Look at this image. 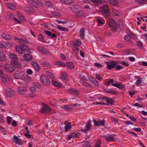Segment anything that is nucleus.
Returning a JSON list of instances; mask_svg holds the SVG:
<instances>
[{
  "mask_svg": "<svg viewBox=\"0 0 147 147\" xmlns=\"http://www.w3.org/2000/svg\"><path fill=\"white\" fill-rule=\"evenodd\" d=\"M71 10L74 12V17L76 18H81L83 15L81 7L78 5H73L71 8Z\"/></svg>",
  "mask_w": 147,
  "mask_h": 147,
  "instance_id": "nucleus-1",
  "label": "nucleus"
},
{
  "mask_svg": "<svg viewBox=\"0 0 147 147\" xmlns=\"http://www.w3.org/2000/svg\"><path fill=\"white\" fill-rule=\"evenodd\" d=\"M15 49L17 52L20 54L24 53L25 51H26L28 53H30L31 51L29 47L24 45H21L20 46H16Z\"/></svg>",
  "mask_w": 147,
  "mask_h": 147,
  "instance_id": "nucleus-2",
  "label": "nucleus"
},
{
  "mask_svg": "<svg viewBox=\"0 0 147 147\" xmlns=\"http://www.w3.org/2000/svg\"><path fill=\"white\" fill-rule=\"evenodd\" d=\"M107 22L109 26L112 30L115 31L117 29L118 26L117 23L113 19H109Z\"/></svg>",
  "mask_w": 147,
  "mask_h": 147,
  "instance_id": "nucleus-3",
  "label": "nucleus"
},
{
  "mask_svg": "<svg viewBox=\"0 0 147 147\" xmlns=\"http://www.w3.org/2000/svg\"><path fill=\"white\" fill-rule=\"evenodd\" d=\"M40 80L41 84L43 85L48 86L50 84V82L49 78L45 75H42L40 78Z\"/></svg>",
  "mask_w": 147,
  "mask_h": 147,
  "instance_id": "nucleus-4",
  "label": "nucleus"
},
{
  "mask_svg": "<svg viewBox=\"0 0 147 147\" xmlns=\"http://www.w3.org/2000/svg\"><path fill=\"white\" fill-rule=\"evenodd\" d=\"M105 63L107 65V69L109 70H110L115 68L117 64H119V61H111L110 62H106Z\"/></svg>",
  "mask_w": 147,
  "mask_h": 147,
  "instance_id": "nucleus-5",
  "label": "nucleus"
},
{
  "mask_svg": "<svg viewBox=\"0 0 147 147\" xmlns=\"http://www.w3.org/2000/svg\"><path fill=\"white\" fill-rule=\"evenodd\" d=\"M29 1L31 5L36 8L38 7H43V3L40 1H36L34 0H29Z\"/></svg>",
  "mask_w": 147,
  "mask_h": 147,
  "instance_id": "nucleus-6",
  "label": "nucleus"
},
{
  "mask_svg": "<svg viewBox=\"0 0 147 147\" xmlns=\"http://www.w3.org/2000/svg\"><path fill=\"white\" fill-rule=\"evenodd\" d=\"M24 74V72L17 71L14 74V76L16 79L23 80Z\"/></svg>",
  "mask_w": 147,
  "mask_h": 147,
  "instance_id": "nucleus-7",
  "label": "nucleus"
},
{
  "mask_svg": "<svg viewBox=\"0 0 147 147\" xmlns=\"http://www.w3.org/2000/svg\"><path fill=\"white\" fill-rule=\"evenodd\" d=\"M14 40L18 42L23 44H27L29 42L27 39L25 37H23L21 38H19L17 37L14 38Z\"/></svg>",
  "mask_w": 147,
  "mask_h": 147,
  "instance_id": "nucleus-8",
  "label": "nucleus"
},
{
  "mask_svg": "<svg viewBox=\"0 0 147 147\" xmlns=\"http://www.w3.org/2000/svg\"><path fill=\"white\" fill-rule=\"evenodd\" d=\"M4 68L7 72L11 73L15 70V67L12 65L7 64L4 66Z\"/></svg>",
  "mask_w": 147,
  "mask_h": 147,
  "instance_id": "nucleus-9",
  "label": "nucleus"
},
{
  "mask_svg": "<svg viewBox=\"0 0 147 147\" xmlns=\"http://www.w3.org/2000/svg\"><path fill=\"white\" fill-rule=\"evenodd\" d=\"M28 90L24 87H19L17 90V92L20 94L25 95L27 93Z\"/></svg>",
  "mask_w": 147,
  "mask_h": 147,
  "instance_id": "nucleus-10",
  "label": "nucleus"
},
{
  "mask_svg": "<svg viewBox=\"0 0 147 147\" xmlns=\"http://www.w3.org/2000/svg\"><path fill=\"white\" fill-rule=\"evenodd\" d=\"M29 90L30 92L29 94V96L32 98L36 97V88L34 87H30Z\"/></svg>",
  "mask_w": 147,
  "mask_h": 147,
  "instance_id": "nucleus-11",
  "label": "nucleus"
},
{
  "mask_svg": "<svg viewBox=\"0 0 147 147\" xmlns=\"http://www.w3.org/2000/svg\"><path fill=\"white\" fill-rule=\"evenodd\" d=\"M6 95L9 97H11L15 94L14 90L10 88H8L5 90Z\"/></svg>",
  "mask_w": 147,
  "mask_h": 147,
  "instance_id": "nucleus-12",
  "label": "nucleus"
},
{
  "mask_svg": "<svg viewBox=\"0 0 147 147\" xmlns=\"http://www.w3.org/2000/svg\"><path fill=\"white\" fill-rule=\"evenodd\" d=\"M93 122L94 125L96 126H104L105 125V121L104 119L100 121H96L94 119H93Z\"/></svg>",
  "mask_w": 147,
  "mask_h": 147,
  "instance_id": "nucleus-13",
  "label": "nucleus"
},
{
  "mask_svg": "<svg viewBox=\"0 0 147 147\" xmlns=\"http://www.w3.org/2000/svg\"><path fill=\"white\" fill-rule=\"evenodd\" d=\"M37 49L40 52L43 54L47 55L49 53V51L45 49L43 47L39 46L37 47Z\"/></svg>",
  "mask_w": 147,
  "mask_h": 147,
  "instance_id": "nucleus-14",
  "label": "nucleus"
},
{
  "mask_svg": "<svg viewBox=\"0 0 147 147\" xmlns=\"http://www.w3.org/2000/svg\"><path fill=\"white\" fill-rule=\"evenodd\" d=\"M91 127V124L90 122V121H88L86 125V129H81L80 130L84 133H86L90 129Z\"/></svg>",
  "mask_w": 147,
  "mask_h": 147,
  "instance_id": "nucleus-15",
  "label": "nucleus"
},
{
  "mask_svg": "<svg viewBox=\"0 0 147 147\" xmlns=\"http://www.w3.org/2000/svg\"><path fill=\"white\" fill-rule=\"evenodd\" d=\"M9 57L12 60V63L16 62L18 60V58L16 54L14 53H11L9 54Z\"/></svg>",
  "mask_w": 147,
  "mask_h": 147,
  "instance_id": "nucleus-16",
  "label": "nucleus"
},
{
  "mask_svg": "<svg viewBox=\"0 0 147 147\" xmlns=\"http://www.w3.org/2000/svg\"><path fill=\"white\" fill-rule=\"evenodd\" d=\"M2 82L4 83H7L9 82L10 80V78L9 76L7 75L2 76H1Z\"/></svg>",
  "mask_w": 147,
  "mask_h": 147,
  "instance_id": "nucleus-17",
  "label": "nucleus"
},
{
  "mask_svg": "<svg viewBox=\"0 0 147 147\" xmlns=\"http://www.w3.org/2000/svg\"><path fill=\"white\" fill-rule=\"evenodd\" d=\"M13 139L15 140L14 142L16 144L22 145V140H20L18 137L16 136H13Z\"/></svg>",
  "mask_w": 147,
  "mask_h": 147,
  "instance_id": "nucleus-18",
  "label": "nucleus"
},
{
  "mask_svg": "<svg viewBox=\"0 0 147 147\" xmlns=\"http://www.w3.org/2000/svg\"><path fill=\"white\" fill-rule=\"evenodd\" d=\"M31 64L33 67L37 71H39L40 67L38 64L35 62H32Z\"/></svg>",
  "mask_w": 147,
  "mask_h": 147,
  "instance_id": "nucleus-19",
  "label": "nucleus"
},
{
  "mask_svg": "<svg viewBox=\"0 0 147 147\" xmlns=\"http://www.w3.org/2000/svg\"><path fill=\"white\" fill-rule=\"evenodd\" d=\"M6 6L11 10H14L16 9V6L14 3H8L6 4Z\"/></svg>",
  "mask_w": 147,
  "mask_h": 147,
  "instance_id": "nucleus-20",
  "label": "nucleus"
},
{
  "mask_svg": "<svg viewBox=\"0 0 147 147\" xmlns=\"http://www.w3.org/2000/svg\"><path fill=\"white\" fill-rule=\"evenodd\" d=\"M64 124L66 125V126H65L64 127L65 131L67 132L68 131L69 129L71 128V123L70 122H69L68 121H66L65 122Z\"/></svg>",
  "mask_w": 147,
  "mask_h": 147,
  "instance_id": "nucleus-21",
  "label": "nucleus"
},
{
  "mask_svg": "<svg viewBox=\"0 0 147 147\" xmlns=\"http://www.w3.org/2000/svg\"><path fill=\"white\" fill-rule=\"evenodd\" d=\"M79 90L77 89H74L71 88L68 90V92L69 93H71L75 95H77L78 94Z\"/></svg>",
  "mask_w": 147,
  "mask_h": 147,
  "instance_id": "nucleus-22",
  "label": "nucleus"
},
{
  "mask_svg": "<svg viewBox=\"0 0 147 147\" xmlns=\"http://www.w3.org/2000/svg\"><path fill=\"white\" fill-rule=\"evenodd\" d=\"M6 57L5 55L0 50V61H5L6 60Z\"/></svg>",
  "mask_w": 147,
  "mask_h": 147,
  "instance_id": "nucleus-23",
  "label": "nucleus"
},
{
  "mask_svg": "<svg viewBox=\"0 0 147 147\" xmlns=\"http://www.w3.org/2000/svg\"><path fill=\"white\" fill-rule=\"evenodd\" d=\"M23 57L25 60L27 61H30L32 59V55L30 54H24Z\"/></svg>",
  "mask_w": 147,
  "mask_h": 147,
  "instance_id": "nucleus-24",
  "label": "nucleus"
},
{
  "mask_svg": "<svg viewBox=\"0 0 147 147\" xmlns=\"http://www.w3.org/2000/svg\"><path fill=\"white\" fill-rule=\"evenodd\" d=\"M102 11V14L105 18H107L108 16H110V13L108 9H104L101 10Z\"/></svg>",
  "mask_w": 147,
  "mask_h": 147,
  "instance_id": "nucleus-25",
  "label": "nucleus"
},
{
  "mask_svg": "<svg viewBox=\"0 0 147 147\" xmlns=\"http://www.w3.org/2000/svg\"><path fill=\"white\" fill-rule=\"evenodd\" d=\"M44 31L47 35L51 37L55 38L56 37V34L54 33H52V32L50 31L47 30H45Z\"/></svg>",
  "mask_w": 147,
  "mask_h": 147,
  "instance_id": "nucleus-26",
  "label": "nucleus"
},
{
  "mask_svg": "<svg viewBox=\"0 0 147 147\" xmlns=\"http://www.w3.org/2000/svg\"><path fill=\"white\" fill-rule=\"evenodd\" d=\"M62 108L65 109L66 111H69L73 109V107L70 105H64Z\"/></svg>",
  "mask_w": 147,
  "mask_h": 147,
  "instance_id": "nucleus-27",
  "label": "nucleus"
},
{
  "mask_svg": "<svg viewBox=\"0 0 147 147\" xmlns=\"http://www.w3.org/2000/svg\"><path fill=\"white\" fill-rule=\"evenodd\" d=\"M25 12L27 13L32 14L34 12V9L32 7L26 8L25 9Z\"/></svg>",
  "mask_w": 147,
  "mask_h": 147,
  "instance_id": "nucleus-28",
  "label": "nucleus"
},
{
  "mask_svg": "<svg viewBox=\"0 0 147 147\" xmlns=\"http://www.w3.org/2000/svg\"><path fill=\"white\" fill-rule=\"evenodd\" d=\"M109 2L113 6H116L118 5V1L117 0H109Z\"/></svg>",
  "mask_w": 147,
  "mask_h": 147,
  "instance_id": "nucleus-29",
  "label": "nucleus"
},
{
  "mask_svg": "<svg viewBox=\"0 0 147 147\" xmlns=\"http://www.w3.org/2000/svg\"><path fill=\"white\" fill-rule=\"evenodd\" d=\"M52 83L53 86L56 87H60L62 86L60 84L58 83L57 81L54 80H53L52 81Z\"/></svg>",
  "mask_w": 147,
  "mask_h": 147,
  "instance_id": "nucleus-30",
  "label": "nucleus"
},
{
  "mask_svg": "<svg viewBox=\"0 0 147 147\" xmlns=\"http://www.w3.org/2000/svg\"><path fill=\"white\" fill-rule=\"evenodd\" d=\"M61 2L64 4H69L73 2V0H60Z\"/></svg>",
  "mask_w": 147,
  "mask_h": 147,
  "instance_id": "nucleus-31",
  "label": "nucleus"
},
{
  "mask_svg": "<svg viewBox=\"0 0 147 147\" xmlns=\"http://www.w3.org/2000/svg\"><path fill=\"white\" fill-rule=\"evenodd\" d=\"M56 65L59 67H65L66 65L63 62L61 61H57L56 63Z\"/></svg>",
  "mask_w": 147,
  "mask_h": 147,
  "instance_id": "nucleus-32",
  "label": "nucleus"
},
{
  "mask_svg": "<svg viewBox=\"0 0 147 147\" xmlns=\"http://www.w3.org/2000/svg\"><path fill=\"white\" fill-rule=\"evenodd\" d=\"M106 102L108 103L109 104H111L112 105H113L114 104V102L112 98L107 97L106 98Z\"/></svg>",
  "mask_w": 147,
  "mask_h": 147,
  "instance_id": "nucleus-33",
  "label": "nucleus"
},
{
  "mask_svg": "<svg viewBox=\"0 0 147 147\" xmlns=\"http://www.w3.org/2000/svg\"><path fill=\"white\" fill-rule=\"evenodd\" d=\"M1 36L3 38L6 40H9L11 38V36L8 34H5L4 33H3L1 35Z\"/></svg>",
  "mask_w": 147,
  "mask_h": 147,
  "instance_id": "nucleus-34",
  "label": "nucleus"
},
{
  "mask_svg": "<svg viewBox=\"0 0 147 147\" xmlns=\"http://www.w3.org/2000/svg\"><path fill=\"white\" fill-rule=\"evenodd\" d=\"M112 86L117 87L119 88L122 89L124 87V86L121 84H112Z\"/></svg>",
  "mask_w": 147,
  "mask_h": 147,
  "instance_id": "nucleus-35",
  "label": "nucleus"
},
{
  "mask_svg": "<svg viewBox=\"0 0 147 147\" xmlns=\"http://www.w3.org/2000/svg\"><path fill=\"white\" fill-rule=\"evenodd\" d=\"M24 81L29 82L31 80V77L26 74H24Z\"/></svg>",
  "mask_w": 147,
  "mask_h": 147,
  "instance_id": "nucleus-36",
  "label": "nucleus"
},
{
  "mask_svg": "<svg viewBox=\"0 0 147 147\" xmlns=\"http://www.w3.org/2000/svg\"><path fill=\"white\" fill-rule=\"evenodd\" d=\"M51 109L49 107H43V108L41 110V112L42 113H45L47 111H51Z\"/></svg>",
  "mask_w": 147,
  "mask_h": 147,
  "instance_id": "nucleus-37",
  "label": "nucleus"
},
{
  "mask_svg": "<svg viewBox=\"0 0 147 147\" xmlns=\"http://www.w3.org/2000/svg\"><path fill=\"white\" fill-rule=\"evenodd\" d=\"M96 21L98 22L99 26H101L103 25L105 23L104 21L98 18L97 19Z\"/></svg>",
  "mask_w": 147,
  "mask_h": 147,
  "instance_id": "nucleus-38",
  "label": "nucleus"
},
{
  "mask_svg": "<svg viewBox=\"0 0 147 147\" xmlns=\"http://www.w3.org/2000/svg\"><path fill=\"white\" fill-rule=\"evenodd\" d=\"M66 66L69 69H72L74 68V65L71 62H67Z\"/></svg>",
  "mask_w": 147,
  "mask_h": 147,
  "instance_id": "nucleus-39",
  "label": "nucleus"
},
{
  "mask_svg": "<svg viewBox=\"0 0 147 147\" xmlns=\"http://www.w3.org/2000/svg\"><path fill=\"white\" fill-rule=\"evenodd\" d=\"M85 29L83 28H82L80 31V37L82 38L84 37V33Z\"/></svg>",
  "mask_w": 147,
  "mask_h": 147,
  "instance_id": "nucleus-40",
  "label": "nucleus"
},
{
  "mask_svg": "<svg viewBox=\"0 0 147 147\" xmlns=\"http://www.w3.org/2000/svg\"><path fill=\"white\" fill-rule=\"evenodd\" d=\"M128 34L130 37H131L134 39H135L137 38V37L135 36L134 34L130 31H129L128 32Z\"/></svg>",
  "mask_w": 147,
  "mask_h": 147,
  "instance_id": "nucleus-41",
  "label": "nucleus"
},
{
  "mask_svg": "<svg viewBox=\"0 0 147 147\" xmlns=\"http://www.w3.org/2000/svg\"><path fill=\"white\" fill-rule=\"evenodd\" d=\"M81 44V41L78 40L77 39L76 41L75 42H74L73 44V45L74 46H78V47H79L80 45Z\"/></svg>",
  "mask_w": 147,
  "mask_h": 147,
  "instance_id": "nucleus-42",
  "label": "nucleus"
},
{
  "mask_svg": "<svg viewBox=\"0 0 147 147\" xmlns=\"http://www.w3.org/2000/svg\"><path fill=\"white\" fill-rule=\"evenodd\" d=\"M57 28L59 30L62 31H68V29L65 27H62L60 26H58Z\"/></svg>",
  "mask_w": 147,
  "mask_h": 147,
  "instance_id": "nucleus-43",
  "label": "nucleus"
},
{
  "mask_svg": "<svg viewBox=\"0 0 147 147\" xmlns=\"http://www.w3.org/2000/svg\"><path fill=\"white\" fill-rule=\"evenodd\" d=\"M82 146L83 147H92L89 142L87 141L84 142Z\"/></svg>",
  "mask_w": 147,
  "mask_h": 147,
  "instance_id": "nucleus-44",
  "label": "nucleus"
},
{
  "mask_svg": "<svg viewBox=\"0 0 147 147\" xmlns=\"http://www.w3.org/2000/svg\"><path fill=\"white\" fill-rule=\"evenodd\" d=\"M13 63L14 64V65H13L14 67H15H15L20 68L21 67V65H20V63H19L18 61H17L16 62H14Z\"/></svg>",
  "mask_w": 147,
  "mask_h": 147,
  "instance_id": "nucleus-45",
  "label": "nucleus"
},
{
  "mask_svg": "<svg viewBox=\"0 0 147 147\" xmlns=\"http://www.w3.org/2000/svg\"><path fill=\"white\" fill-rule=\"evenodd\" d=\"M105 138L107 141L109 142L113 141L114 140L113 138L111 136H106Z\"/></svg>",
  "mask_w": 147,
  "mask_h": 147,
  "instance_id": "nucleus-46",
  "label": "nucleus"
},
{
  "mask_svg": "<svg viewBox=\"0 0 147 147\" xmlns=\"http://www.w3.org/2000/svg\"><path fill=\"white\" fill-rule=\"evenodd\" d=\"M80 82L82 84L83 86H89L90 85V84L85 82H84L83 80H80Z\"/></svg>",
  "mask_w": 147,
  "mask_h": 147,
  "instance_id": "nucleus-47",
  "label": "nucleus"
},
{
  "mask_svg": "<svg viewBox=\"0 0 147 147\" xmlns=\"http://www.w3.org/2000/svg\"><path fill=\"white\" fill-rule=\"evenodd\" d=\"M79 78L80 79V80H87V78L85 77V76L83 75L82 74H80L79 75Z\"/></svg>",
  "mask_w": 147,
  "mask_h": 147,
  "instance_id": "nucleus-48",
  "label": "nucleus"
},
{
  "mask_svg": "<svg viewBox=\"0 0 147 147\" xmlns=\"http://www.w3.org/2000/svg\"><path fill=\"white\" fill-rule=\"evenodd\" d=\"M32 86L31 87H34L35 88H38L41 86L37 82H34L32 83Z\"/></svg>",
  "mask_w": 147,
  "mask_h": 147,
  "instance_id": "nucleus-49",
  "label": "nucleus"
},
{
  "mask_svg": "<svg viewBox=\"0 0 147 147\" xmlns=\"http://www.w3.org/2000/svg\"><path fill=\"white\" fill-rule=\"evenodd\" d=\"M38 40L42 42H45L44 40V38L41 34L38 35Z\"/></svg>",
  "mask_w": 147,
  "mask_h": 147,
  "instance_id": "nucleus-50",
  "label": "nucleus"
},
{
  "mask_svg": "<svg viewBox=\"0 0 147 147\" xmlns=\"http://www.w3.org/2000/svg\"><path fill=\"white\" fill-rule=\"evenodd\" d=\"M45 4L46 6L48 8H51L52 6V3L48 1L45 2Z\"/></svg>",
  "mask_w": 147,
  "mask_h": 147,
  "instance_id": "nucleus-51",
  "label": "nucleus"
},
{
  "mask_svg": "<svg viewBox=\"0 0 147 147\" xmlns=\"http://www.w3.org/2000/svg\"><path fill=\"white\" fill-rule=\"evenodd\" d=\"M61 78L64 80H67V74L65 73H64L61 74Z\"/></svg>",
  "mask_w": 147,
  "mask_h": 147,
  "instance_id": "nucleus-52",
  "label": "nucleus"
},
{
  "mask_svg": "<svg viewBox=\"0 0 147 147\" xmlns=\"http://www.w3.org/2000/svg\"><path fill=\"white\" fill-rule=\"evenodd\" d=\"M118 24L120 28L122 29L123 28V22L122 20H119L118 22Z\"/></svg>",
  "mask_w": 147,
  "mask_h": 147,
  "instance_id": "nucleus-53",
  "label": "nucleus"
},
{
  "mask_svg": "<svg viewBox=\"0 0 147 147\" xmlns=\"http://www.w3.org/2000/svg\"><path fill=\"white\" fill-rule=\"evenodd\" d=\"M47 73L48 76H49L50 78L53 80L55 77L54 76L51 72L49 71H47Z\"/></svg>",
  "mask_w": 147,
  "mask_h": 147,
  "instance_id": "nucleus-54",
  "label": "nucleus"
},
{
  "mask_svg": "<svg viewBox=\"0 0 147 147\" xmlns=\"http://www.w3.org/2000/svg\"><path fill=\"white\" fill-rule=\"evenodd\" d=\"M101 143V140L100 139L98 140L95 144V147H100Z\"/></svg>",
  "mask_w": 147,
  "mask_h": 147,
  "instance_id": "nucleus-55",
  "label": "nucleus"
},
{
  "mask_svg": "<svg viewBox=\"0 0 147 147\" xmlns=\"http://www.w3.org/2000/svg\"><path fill=\"white\" fill-rule=\"evenodd\" d=\"M91 1L94 3V5L97 6L99 4V0H90Z\"/></svg>",
  "mask_w": 147,
  "mask_h": 147,
  "instance_id": "nucleus-56",
  "label": "nucleus"
},
{
  "mask_svg": "<svg viewBox=\"0 0 147 147\" xmlns=\"http://www.w3.org/2000/svg\"><path fill=\"white\" fill-rule=\"evenodd\" d=\"M93 104L95 105H108V104L107 103H102V102H94L93 103Z\"/></svg>",
  "mask_w": 147,
  "mask_h": 147,
  "instance_id": "nucleus-57",
  "label": "nucleus"
},
{
  "mask_svg": "<svg viewBox=\"0 0 147 147\" xmlns=\"http://www.w3.org/2000/svg\"><path fill=\"white\" fill-rule=\"evenodd\" d=\"M142 79L141 78H140L137 80L136 82L135 83V84L136 85L138 86L142 83Z\"/></svg>",
  "mask_w": 147,
  "mask_h": 147,
  "instance_id": "nucleus-58",
  "label": "nucleus"
},
{
  "mask_svg": "<svg viewBox=\"0 0 147 147\" xmlns=\"http://www.w3.org/2000/svg\"><path fill=\"white\" fill-rule=\"evenodd\" d=\"M114 82V80L113 79H109L108 80V82L106 84L107 85L109 86L111 83L112 84H113Z\"/></svg>",
  "mask_w": 147,
  "mask_h": 147,
  "instance_id": "nucleus-59",
  "label": "nucleus"
},
{
  "mask_svg": "<svg viewBox=\"0 0 147 147\" xmlns=\"http://www.w3.org/2000/svg\"><path fill=\"white\" fill-rule=\"evenodd\" d=\"M130 37L129 36L126 35L124 37V39L127 42H131V40Z\"/></svg>",
  "mask_w": 147,
  "mask_h": 147,
  "instance_id": "nucleus-60",
  "label": "nucleus"
},
{
  "mask_svg": "<svg viewBox=\"0 0 147 147\" xmlns=\"http://www.w3.org/2000/svg\"><path fill=\"white\" fill-rule=\"evenodd\" d=\"M115 69L116 70H119L121 69H123V67L120 65H118V64L115 66Z\"/></svg>",
  "mask_w": 147,
  "mask_h": 147,
  "instance_id": "nucleus-61",
  "label": "nucleus"
},
{
  "mask_svg": "<svg viewBox=\"0 0 147 147\" xmlns=\"http://www.w3.org/2000/svg\"><path fill=\"white\" fill-rule=\"evenodd\" d=\"M7 122L8 124H10L11 121V117L9 116H7Z\"/></svg>",
  "mask_w": 147,
  "mask_h": 147,
  "instance_id": "nucleus-62",
  "label": "nucleus"
},
{
  "mask_svg": "<svg viewBox=\"0 0 147 147\" xmlns=\"http://www.w3.org/2000/svg\"><path fill=\"white\" fill-rule=\"evenodd\" d=\"M71 135L72 137L74 138H76L78 137V134L77 133L75 132L72 133H71Z\"/></svg>",
  "mask_w": 147,
  "mask_h": 147,
  "instance_id": "nucleus-63",
  "label": "nucleus"
},
{
  "mask_svg": "<svg viewBox=\"0 0 147 147\" xmlns=\"http://www.w3.org/2000/svg\"><path fill=\"white\" fill-rule=\"evenodd\" d=\"M137 44L138 46L141 48L142 49L143 48L142 43L140 41H138L137 42Z\"/></svg>",
  "mask_w": 147,
  "mask_h": 147,
  "instance_id": "nucleus-64",
  "label": "nucleus"
}]
</instances>
